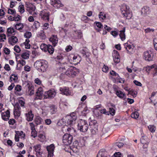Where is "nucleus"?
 Returning <instances> with one entry per match:
<instances>
[{
  "mask_svg": "<svg viewBox=\"0 0 157 157\" xmlns=\"http://www.w3.org/2000/svg\"><path fill=\"white\" fill-rule=\"evenodd\" d=\"M16 32V30L13 28L10 27L7 29V36H10L13 33Z\"/></svg>",
  "mask_w": 157,
  "mask_h": 157,
  "instance_id": "nucleus-25",
  "label": "nucleus"
},
{
  "mask_svg": "<svg viewBox=\"0 0 157 157\" xmlns=\"http://www.w3.org/2000/svg\"><path fill=\"white\" fill-rule=\"evenodd\" d=\"M113 60L115 63H117L120 62V57H118L117 56H114V57H113Z\"/></svg>",
  "mask_w": 157,
  "mask_h": 157,
  "instance_id": "nucleus-47",
  "label": "nucleus"
},
{
  "mask_svg": "<svg viewBox=\"0 0 157 157\" xmlns=\"http://www.w3.org/2000/svg\"><path fill=\"white\" fill-rule=\"evenodd\" d=\"M4 68L7 71H9L10 70V67L8 64H6Z\"/></svg>",
  "mask_w": 157,
  "mask_h": 157,
  "instance_id": "nucleus-60",
  "label": "nucleus"
},
{
  "mask_svg": "<svg viewBox=\"0 0 157 157\" xmlns=\"http://www.w3.org/2000/svg\"><path fill=\"white\" fill-rule=\"evenodd\" d=\"M100 112L101 113L107 115H109V112L108 111H107L105 109H101L100 111Z\"/></svg>",
  "mask_w": 157,
  "mask_h": 157,
  "instance_id": "nucleus-49",
  "label": "nucleus"
},
{
  "mask_svg": "<svg viewBox=\"0 0 157 157\" xmlns=\"http://www.w3.org/2000/svg\"><path fill=\"white\" fill-rule=\"evenodd\" d=\"M50 112L52 114H54L57 111V108L54 105H52L50 106Z\"/></svg>",
  "mask_w": 157,
  "mask_h": 157,
  "instance_id": "nucleus-28",
  "label": "nucleus"
},
{
  "mask_svg": "<svg viewBox=\"0 0 157 157\" xmlns=\"http://www.w3.org/2000/svg\"><path fill=\"white\" fill-rule=\"evenodd\" d=\"M34 66L39 72H44L47 68V62L43 60H37L35 62Z\"/></svg>",
  "mask_w": 157,
  "mask_h": 157,
  "instance_id": "nucleus-1",
  "label": "nucleus"
},
{
  "mask_svg": "<svg viewBox=\"0 0 157 157\" xmlns=\"http://www.w3.org/2000/svg\"><path fill=\"white\" fill-rule=\"evenodd\" d=\"M109 114H110L112 116H113L115 113V110L112 108H109V111H108Z\"/></svg>",
  "mask_w": 157,
  "mask_h": 157,
  "instance_id": "nucleus-44",
  "label": "nucleus"
},
{
  "mask_svg": "<svg viewBox=\"0 0 157 157\" xmlns=\"http://www.w3.org/2000/svg\"><path fill=\"white\" fill-rule=\"evenodd\" d=\"M8 13L9 14H13L16 13L15 10L9 9H8Z\"/></svg>",
  "mask_w": 157,
  "mask_h": 157,
  "instance_id": "nucleus-52",
  "label": "nucleus"
},
{
  "mask_svg": "<svg viewBox=\"0 0 157 157\" xmlns=\"http://www.w3.org/2000/svg\"><path fill=\"white\" fill-rule=\"evenodd\" d=\"M49 12L46 10L41 11L40 13V16L41 19L47 21H49Z\"/></svg>",
  "mask_w": 157,
  "mask_h": 157,
  "instance_id": "nucleus-9",
  "label": "nucleus"
},
{
  "mask_svg": "<svg viewBox=\"0 0 157 157\" xmlns=\"http://www.w3.org/2000/svg\"><path fill=\"white\" fill-rule=\"evenodd\" d=\"M45 122L47 125L50 124L52 122L51 120L49 119H47L45 120Z\"/></svg>",
  "mask_w": 157,
  "mask_h": 157,
  "instance_id": "nucleus-57",
  "label": "nucleus"
},
{
  "mask_svg": "<svg viewBox=\"0 0 157 157\" xmlns=\"http://www.w3.org/2000/svg\"><path fill=\"white\" fill-rule=\"evenodd\" d=\"M29 55L27 52H25L22 53L21 55L22 57L25 59H27L29 58Z\"/></svg>",
  "mask_w": 157,
  "mask_h": 157,
  "instance_id": "nucleus-41",
  "label": "nucleus"
},
{
  "mask_svg": "<svg viewBox=\"0 0 157 157\" xmlns=\"http://www.w3.org/2000/svg\"><path fill=\"white\" fill-rule=\"evenodd\" d=\"M72 140V136L69 134H65L63 136V142L65 145H68L71 144Z\"/></svg>",
  "mask_w": 157,
  "mask_h": 157,
  "instance_id": "nucleus-5",
  "label": "nucleus"
},
{
  "mask_svg": "<svg viewBox=\"0 0 157 157\" xmlns=\"http://www.w3.org/2000/svg\"><path fill=\"white\" fill-rule=\"evenodd\" d=\"M35 121L36 124H39L43 121L42 119L39 116L37 117L35 119Z\"/></svg>",
  "mask_w": 157,
  "mask_h": 157,
  "instance_id": "nucleus-31",
  "label": "nucleus"
},
{
  "mask_svg": "<svg viewBox=\"0 0 157 157\" xmlns=\"http://www.w3.org/2000/svg\"><path fill=\"white\" fill-rule=\"evenodd\" d=\"M49 25V24L48 23H44L43 26V29L44 30H46L48 28Z\"/></svg>",
  "mask_w": 157,
  "mask_h": 157,
  "instance_id": "nucleus-55",
  "label": "nucleus"
},
{
  "mask_svg": "<svg viewBox=\"0 0 157 157\" xmlns=\"http://www.w3.org/2000/svg\"><path fill=\"white\" fill-rule=\"evenodd\" d=\"M144 57L146 60L148 61H151L153 60V54L151 51H147L144 52Z\"/></svg>",
  "mask_w": 157,
  "mask_h": 157,
  "instance_id": "nucleus-12",
  "label": "nucleus"
},
{
  "mask_svg": "<svg viewBox=\"0 0 157 157\" xmlns=\"http://www.w3.org/2000/svg\"><path fill=\"white\" fill-rule=\"evenodd\" d=\"M35 151L36 152V156L37 157L41 156L43 152L41 149V146L40 144L36 145L34 147Z\"/></svg>",
  "mask_w": 157,
  "mask_h": 157,
  "instance_id": "nucleus-14",
  "label": "nucleus"
},
{
  "mask_svg": "<svg viewBox=\"0 0 157 157\" xmlns=\"http://www.w3.org/2000/svg\"><path fill=\"white\" fill-rule=\"evenodd\" d=\"M115 145L119 148H121L124 145V144L121 142H117L116 144Z\"/></svg>",
  "mask_w": 157,
  "mask_h": 157,
  "instance_id": "nucleus-56",
  "label": "nucleus"
},
{
  "mask_svg": "<svg viewBox=\"0 0 157 157\" xmlns=\"http://www.w3.org/2000/svg\"><path fill=\"white\" fill-rule=\"evenodd\" d=\"M21 90V87L19 85H17L15 87V93L19 92Z\"/></svg>",
  "mask_w": 157,
  "mask_h": 157,
  "instance_id": "nucleus-37",
  "label": "nucleus"
},
{
  "mask_svg": "<svg viewBox=\"0 0 157 157\" xmlns=\"http://www.w3.org/2000/svg\"><path fill=\"white\" fill-rule=\"evenodd\" d=\"M9 41L11 45H14L18 41V39L16 36H12L9 39Z\"/></svg>",
  "mask_w": 157,
  "mask_h": 157,
  "instance_id": "nucleus-22",
  "label": "nucleus"
},
{
  "mask_svg": "<svg viewBox=\"0 0 157 157\" xmlns=\"http://www.w3.org/2000/svg\"><path fill=\"white\" fill-rule=\"evenodd\" d=\"M49 41L52 43V45L54 47L56 45L58 42V39L57 36L52 35L49 38Z\"/></svg>",
  "mask_w": 157,
  "mask_h": 157,
  "instance_id": "nucleus-16",
  "label": "nucleus"
},
{
  "mask_svg": "<svg viewBox=\"0 0 157 157\" xmlns=\"http://www.w3.org/2000/svg\"><path fill=\"white\" fill-rule=\"evenodd\" d=\"M98 16L99 18H101L102 20L105 19L106 17L105 14L102 12H100Z\"/></svg>",
  "mask_w": 157,
  "mask_h": 157,
  "instance_id": "nucleus-38",
  "label": "nucleus"
},
{
  "mask_svg": "<svg viewBox=\"0 0 157 157\" xmlns=\"http://www.w3.org/2000/svg\"><path fill=\"white\" fill-rule=\"evenodd\" d=\"M18 79L17 76V75L13 74L10 77V80L12 81H13L14 82H17Z\"/></svg>",
  "mask_w": 157,
  "mask_h": 157,
  "instance_id": "nucleus-32",
  "label": "nucleus"
},
{
  "mask_svg": "<svg viewBox=\"0 0 157 157\" xmlns=\"http://www.w3.org/2000/svg\"><path fill=\"white\" fill-rule=\"evenodd\" d=\"M89 124L90 126H91V127L92 126V127H98V124L96 121L95 120H93L91 121L89 123Z\"/></svg>",
  "mask_w": 157,
  "mask_h": 157,
  "instance_id": "nucleus-29",
  "label": "nucleus"
},
{
  "mask_svg": "<svg viewBox=\"0 0 157 157\" xmlns=\"http://www.w3.org/2000/svg\"><path fill=\"white\" fill-rule=\"evenodd\" d=\"M43 88L42 87L39 88L36 92V94L35 99H41L43 98Z\"/></svg>",
  "mask_w": 157,
  "mask_h": 157,
  "instance_id": "nucleus-11",
  "label": "nucleus"
},
{
  "mask_svg": "<svg viewBox=\"0 0 157 157\" xmlns=\"http://www.w3.org/2000/svg\"><path fill=\"white\" fill-rule=\"evenodd\" d=\"M116 94L118 97L121 98H123L125 96V94L120 90L116 91Z\"/></svg>",
  "mask_w": 157,
  "mask_h": 157,
  "instance_id": "nucleus-27",
  "label": "nucleus"
},
{
  "mask_svg": "<svg viewBox=\"0 0 157 157\" xmlns=\"http://www.w3.org/2000/svg\"><path fill=\"white\" fill-rule=\"evenodd\" d=\"M37 132L36 130H32L31 132V136L35 138L37 136Z\"/></svg>",
  "mask_w": 157,
  "mask_h": 157,
  "instance_id": "nucleus-46",
  "label": "nucleus"
},
{
  "mask_svg": "<svg viewBox=\"0 0 157 157\" xmlns=\"http://www.w3.org/2000/svg\"><path fill=\"white\" fill-rule=\"evenodd\" d=\"M72 48L71 46L69 45L66 47L65 50L67 52H68L71 50Z\"/></svg>",
  "mask_w": 157,
  "mask_h": 157,
  "instance_id": "nucleus-59",
  "label": "nucleus"
},
{
  "mask_svg": "<svg viewBox=\"0 0 157 157\" xmlns=\"http://www.w3.org/2000/svg\"><path fill=\"white\" fill-rule=\"evenodd\" d=\"M113 57H114V56L120 57L118 52L117 51L115 50H114L113 51Z\"/></svg>",
  "mask_w": 157,
  "mask_h": 157,
  "instance_id": "nucleus-48",
  "label": "nucleus"
},
{
  "mask_svg": "<svg viewBox=\"0 0 157 157\" xmlns=\"http://www.w3.org/2000/svg\"><path fill=\"white\" fill-rule=\"evenodd\" d=\"M48 45H46L44 44H41L40 46V48L41 50L44 51L45 52H46V48H47Z\"/></svg>",
  "mask_w": 157,
  "mask_h": 157,
  "instance_id": "nucleus-39",
  "label": "nucleus"
},
{
  "mask_svg": "<svg viewBox=\"0 0 157 157\" xmlns=\"http://www.w3.org/2000/svg\"><path fill=\"white\" fill-rule=\"evenodd\" d=\"M15 27L16 29L20 30L23 29L24 25L22 23L17 24L15 25Z\"/></svg>",
  "mask_w": 157,
  "mask_h": 157,
  "instance_id": "nucleus-30",
  "label": "nucleus"
},
{
  "mask_svg": "<svg viewBox=\"0 0 157 157\" xmlns=\"http://www.w3.org/2000/svg\"><path fill=\"white\" fill-rule=\"evenodd\" d=\"M25 87L27 89L26 91L27 90H28V93L29 95H32L34 94L33 86H30L29 84L28 83Z\"/></svg>",
  "mask_w": 157,
  "mask_h": 157,
  "instance_id": "nucleus-18",
  "label": "nucleus"
},
{
  "mask_svg": "<svg viewBox=\"0 0 157 157\" xmlns=\"http://www.w3.org/2000/svg\"><path fill=\"white\" fill-rule=\"evenodd\" d=\"M24 36L28 39L29 38L32 36L31 33L30 32H26L24 34Z\"/></svg>",
  "mask_w": 157,
  "mask_h": 157,
  "instance_id": "nucleus-43",
  "label": "nucleus"
},
{
  "mask_svg": "<svg viewBox=\"0 0 157 157\" xmlns=\"http://www.w3.org/2000/svg\"><path fill=\"white\" fill-rule=\"evenodd\" d=\"M19 11L21 13H23L25 11L24 6L23 5H20L18 7Z\"/></svg>",
  "mask_w": 157,
  "mask_h": 157,
  "instance_id": "nucleus-42",
  "label": "nucleus"
},
{
  "mask_svg": "<svg viewBox=\"0 0 157 157\" xmlns=\"http://www.w3.org/2000/svg\"><path fill=\"white\" fill-rule=\"evenodd\" d=\"M51 5L56 8H59L63 6L59 0H51Z\"/></svg>",
  "mask_w": 157,
  "mask_h": 157,
  "instance_id": "nucleus-15",
  "label": "nucleus"
},
{
  "mask_svg": "<svg viewBox=\"0 0 157 157\" xmlns=\"http://www.w3.org/2000/svg\"><path fill=\"white\" fill-rule=\"evenodd\" d=\"M121 12L124 16H125L127 19H129L132 17L131 14L129 13L128 9L127 6L126 5H123L121 9Z\"/></svg>",
  "mask_w": 157,
  "mask_h": 157,
  "instance_id": "nucleus-6",
  "label": "nucleus"
},
{
  "mask_svg": "<svg viewBox=\"0 0 157 157\" xmlns=\"http://www.w3.org/2000/svg\"><path fill=\"white\" fill-rule=\"evenodd\" d=\"M125 28H124L122 30L120 31V33L119 34L120 36L121 39L122 40H124L125 39Z\"/></svg>",
  "mask_w": 157,
  "mask_h": 157,
  "instance_id": "nucleus-24",
  "label": "nucleus"
},
{
  "mask_svg": "<svg viewBox=\"0 0 157 157\" xmlns=\"http://www.w3.org/2000/svg\"><path fill=\"white\" fill-rule=\"evenodd\" d=\"M126 50L127 51V52L129 54L132 53L134 52V47H133V48H132L130 49H127L126 48Z\"/></svg>",
  "mask_w": 157,
  "mask_h": 157,
  "instance_id": "nucleus-53",
  "label": "nucleus"
},
{
  "mask_svg": "<svg viewBox=\"0 0 157 157\" xmlns=\"http://www.w3.org/2000/svg\"><path fill=\"white\" fill-rule=\"evenodd\" d=\"M55 147L53 144H51L47 147L46 149L48 151V157H53Z\"/></svg>",
  "mask_w": 157,
  "mask_h": 157,
  "instance_id": "nucleus-10",
  "label": "nucleus"
},
{
  "mask_svg": "<svg viewBox=\"0 0 157 157\" xmlns=\"http://www.w3.org/2000/svg\"><path fill=\"white\" fill-rule=\"evenodd\" d=\"M17 146L19 148H22L24 147V144L20 142L17 143Z\"/></svg>",
  "mask_w": 157,
  "mask_h": 157,
  "instance_id": "nucleus-63",
  "label": "nucleus"
},
{
  "mask_svg": "<svg viewBox=\"0 0 157 157\" xmlns=\"http://www.w3.org/2000/svg\"><path fill=\"white\" fill-rule=\"evenodd\" d=\"M108 67L107 66L104 65L103 67L102 68V71L104 72H107L108 70Z\"/></svg>",
  "mask_w": 157,
  "mask_h": 157,
  "instance_id": "nucleus-58",
  "label": "nucleus"
},
{
  "mask_svg": "<svg viewBox=\"0 0 157 157\" xmlns=\"http://www.w3.org/2000/svg\"><path fill=\"white\" fill-rule=\"evenodd\" d=\"M2 117L3 120L5 121H8L10 117V112L9 110H7L6 112L2 113H1Z\"/></svg>",
  "mask_w": 157,
  "mask_h": 157,
  "instance_id": "nucleus-17",
  "label": "nucleus"
},
{
  "mask_svg": "<svg viewBox=\"0 0 157 157\" xmlns=\"http://www.w3.org/2000/svg\"><path fill=\"white\" fill-rule=\"evenodd\" d=\"M35 9V6L32 4H29L27 5V10L30 14H32V13L34 12Z\"/></svg>",
  "mask_w": 157,
  "mask_h": 157,
  "instance_id": "nucleus-20",
  "label": "nucleus"
},
{
  "mask_svg": "<svg viewBox=\"0 0 157 157\" xmlns=\"http://www.w3.org/2000/svg\"><path fill=\"white\" fill-rule=\"evenodd\" d=\"M98 127H92V129L91 130V132L92 134H96L97 132H98Z\"/></svg>",
  "mask_w": 157,
  "mask_h": 157,
  "instance_id": "nucleus-40",
  "label": "nucleus"
},
{
  "mask_svg": "<svg viewBox=\"0 0 157 157\" xmlns=\"http://www.w3.org/2000/svg\"><path fill=\"white\" fill-rule=\"evenodd\" d=\"M60 91L61 93L66 95H70L71 94V92L69 90L68 88L66 87L64 88H60Z\"/></svg>",
  "mask_w": 157,
  "mask_h": 157,
  "instance_id": "nucleus-19",
  "label": "nucleus"
},
{
  "mask_svg": "<svg viewBox=\"0 0 157 157\" xmlns=\"http://www.w3.org/2000/svg\"><path fill=\"white\" fill-rule=\"evenodd\" d=\"M37 37L42 40H44L46 37V35L43 30H40L38 33L37 36Z\"/></svg>",
  "mask_w": 157,
  "mask_h": 157,
  "instance_id": "nucleus-23",
  "label": "nucleus"
},
{
  "mask_svg": "<svg viewBox=\"0 0 157 157\" xmlns=\"http://www.w3.org/2000/svg\"><path fill=\"white\" fill-rule=\"evenodd\" d=\"M88 125L86 121L84 120L81 119L78 122V129L82 132H86L88 129Z\"/></svg>",
  "mask_w": 157,
  "mask_h": 157,
  "instance_id": "nucleus-3",
  "label": "nucleus"
},
{
  "mask_svg": "<svg viewBox=\"0 0 157 157\" xmlns=\"http://www.w3.org/2000/svg\"><path fill=\"white\" fill-rule=\"evenodd\" d=\"M46 49V52L48 51L51 54L53 53L54 51V48L50 44L48 45Z\"/></svg>",
  "mask_w": 157,
  "mask_h": 157,
  "instance_id": "nucleus-26",
  "label": "nucleus"
},
{
  "mask_svg": "<svg viewBox=\"0 0 157 157\" xmlns=\"http://www.w3.org/2000/svg\"><path fill=\"white\" fill-rule=\"evenodd\" d=\"M67 120L66 124L68 125H72L76 120L77 116L75 113L73 112L70 115L67 116L65 117Z\"/></svg>",
  "mask_w": 157,
  "mask_h": 157,
  "instance_id": "nucleus-4",
  "label": "nucleus"
},
{
  "mask_svg": "<svg viewBox=\"0 0 157 157\" xmlns=\"http://www.w3.org/2000/svg\"><path fill=\"white\" fill-rule=\"evenodd\" d=\"M62 69H67L65 72V74L69 77H74L77 74L76 68L71 66L66 65L64 67L62 68Z\"/></svg>",
  "mask_w": 157,
  "mask_h": 157,
  "instance_id": "nucleus-2",
  "label": "nucleus"
},
{
  "mask_svg": "<svg viewBox=\"0 0 157 157\" xmlns=\"http://www.w3.org/2000/svg\"><path fill=\"white\" fill-rule=\"evenodd\" d=\"M26 120L28 121H32L34 117V115L32 113V111L30 110L28 113H26Z\"/></svg>",
  "mask_w": 157,
  "mask_h": 157,
  "instance_id": "nucleus-21",
  "label": "nucleus"
},
{
  "mask_svg": "<svg viewBox=\"0 0 157 157\" xmlns=\"http://www.w3.org/2000/svg\"><path fill=\"white\" fill-rule=\"evenodd\" d=\"M139 116L138 113L137 111H135L132 113L131 114V117L132 118L136 119L138 118Z\"/></svg>",
  "mask_w": 157,
  "mask_h": 157,
  "instance_id": "nucleus-35",
  "label": "nucleus"
},
{
  "mask_svg": "<svg viewBox=\"0 0 157 157\" xmlns=\"http://www.w3.org/2000/svg\"><path fill=\"white\" fill-rule=\"evenodd\" d=\"M29 40L28 39H26L25 40V41L23 43V44L25 45V48L27 49H29L30 48V45L29 44Z\"/></svg>",
  "mask_w": 157,
  "mask_h": 157,
  "instance_id": "nucleus-34",
  "label": "nucleus"
},
{
  "mask_svg": "<svg viewBox=\"0 0 157 157\" xmlns=\"http://www.w3.org/2000/svg\"><path fill=\"white\" fill-rule=\"evenodd\" d=\"M20 17L19 15H18L17 16H14L13 17V21H18L20 20Z\"/></svg>",
  "mask_w": 157,
  "mask_h": 157,
  "instance_id": "nucleus-51",
  "label": "nucleus"
},
{
  "mask_svg": "<svg viewBox=\"0 0 157 157\" xmlns=\"http://www.w3.org/2000/svg\"><path fill=\"white\" fill-rule=\"evenodd\" d=\"M56 94V92L54 89H52L45 92L44 95V98H54Z\"/></svg>",
  "mask_w": 157,
  "mask_h": 157,
  "instance_id": "nucleus-8",
  "label": "nucleus"
},
{
  "mask_svg": "<svg viewBox=\"0 0 157 157\" xmlns=\"http://www.w3.org/2000/svg\"><path fill=\"white\" fill-rule=\"evenodd\" d=\"M114 157H122L121 156V154L119 152L115 153L113 155Z\"/></svg>",
  "mask_w": 157,
  "mask_h": 157,
  "instance_id": "nucleus-64",
  "label": "nucleus"
},
{
  "mask_svg": "<svg viewBox=\"0 0 157 157\" xmlns=\"http://www.w3.org/2000/svg\"><path fill=\"white\" fill-rule=\"evenodd\" d=\"M14 50L17 53H19L21 51L20 48L18 46L16 45L14 47Z\"/></svg>",
  "mask_w": 157,
  "mask_h": 157,
  "instance_id": "nucleus-50",
  "label": "nucleus"
},
{
  "mask_svg": "<svg viewBox=\"0 0 157 157\" xmlns=\"http://www.w3.org/2000/svg\"><path fill=\"white\" fill-rule=\"evenodd\" d=\"M124 48H126H126L127 49H130L132 48H133V47H132V45H130L128 42L127 43H125L124 44Z\"/></svg>",
  "mask_w": 157,
  "mask_h": 157,
  "instance_id": "nucleus-45",
  "label": "nucleus"
},
{
  "mask_svg": "<svg viewBox=\"0 0 157 157\" xmlns=\"http://www.w3.org/2000/svg\"><path fill=\"white\" fill-rule=\"evenodd\" d=\"M149 130L152 132H154L156 128L154 125H149L148 126Z\"/></svg>",
  "mask_w": 157,
  "mask_h": 157,
  "instance_id": "nucleus-36",
  "label": "nucleus"
},
{
  "mask_svg": "<svg viewBox=\"0 0 157 157\" xmlns=\"http://www.w3.org/2000/svg\"><path fill=\"white\" fill-rule=\"evenodd\" d=\"M151 12L150 9L148 6H144L141 9V14L144 16H146L149 14Z\"/></svg>",
  "mask_w": 157,
  "mask_h": 157,
  "instance_id": "nucleus-13",
  "label": "nucleus"
},
{
  "mask_svg": "<svg viewBox=\"0 0 157 157\" xmlns=\"http://www.w3.org/2000/svg\"><path fill=\"white\" fill-rule=\"evenodd\" d=\"M15 123V121L14 119H10L9 121V123L10 124L13 125Z\"/></svg>",
  "mask_w": 157,
  "mask_h": 157,
  "instance_id": "nucleus-62",
  "label": "nucleus"
},
{
  "mask_svg": "<svg viewBox=\"0 0 157 157\" xmlns=\"http://www.w3.org/2000/svg\"><path fill=\"white\" fill-rule=\"evenodd\" d=\"M128 94L132 95L134 98L136 97L137 96V93L135 90H132L129 91Z\"/></svg>",
  "mask_w": 157,
  "mask_h": 157,
  "instance_id": "nucleus-33",
  "label": "nucleus"
},
{
  "mask_svg": "<svg viewBox=\"0 0 157 157\" xmlns=\"http://www.w3.org/2000/svg\"><path fill=\"white\" fill-rule=\"evenodd\" d=\"M4 52L7 55H8L10 54V51L7 48H5L4 49Z\"/></svg>",
  "mask_w": 157,
  "mask_h": 157,
  "instance_id": "nucleus-61",
  "label": "nucleus"
},
{
  "mask_svg": "<svg viewBox=\"0 0 157 157\" xmlns=\"http://www.w3.org/2000/svg\"><path fill=\"white\" fill-rule=\"evenodd\" d=\"M21 108L19 104L16 103L14 105L13 113L16 118H18L21 115Z\"/></svg>",
  "mask_w": 157,
  "mask_h": 157,
  "instance_id": "nucleus-7",
  "label": "nucleus"
},
{
  "mask_svg": "<svg viewBox=\"0 0 157 157\" xmlns=\"http://www.w3.org/2000/svg\"><path fill=\"white\" fill-rule=\"evenodd\" d=\"M96 26L99 28H101L103 27V25L101 23L99 22H95Z\"/></svg>",
  "mask_w": 157,
  "mask_h": 157,
  "instance_id": "nucleus-54",
  "label": "nucleus"
}]
</instances>
